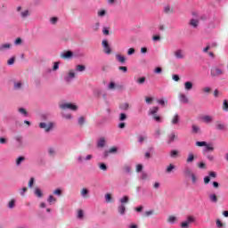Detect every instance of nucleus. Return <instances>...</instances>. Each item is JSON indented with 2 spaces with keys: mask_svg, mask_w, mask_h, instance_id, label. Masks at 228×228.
Instances as JSON below:
<instances>
[{
  "mask_svg": "<svg viewBox=\"0 0 228 228\" xmlns=\"http://www.w3.org/2000/svg\"><path fill=\"white\" fill-rule=\"evenodd\" d=\"M39 127H40V129H44L45 131V133H49L50 131H53V129L54 128V123L41 122V123H39Z\"/></svg>",
  "mask_w": 228,
  "mask_h": 228,
  "instance_id": "nucleus-1",
  "label": "nucleus"
},
{
  "mask_svg": "<svg viewBox=\"0 0 228 228\" xmlns=\"http://www.w3.org/2000/svg\"><path fill=\"white\" fill-rule=\"evenodd\" d=\"M224 69L218 67H214L210 69V76H212V77H218L220 76H224Z\"/></svg>",
  "mask_w": 228,
  "mask_h": 228,
  "instance_id": "nucleus-2",
  "label": "nucleus"
},
{
  "mask_svg": "<svg viewBox=\"0 0 228 228\" xmlns=\"http://www.w3.org/2000/svg\"><path fill=\"white\" fill-rule=\"evenodd\" d=\"M61 110H71V111H77V105L70 102L63 103L60 105Z\"/></svg>",
  "mask_w": 228,
  "mask_h": 228,
  "instance_id": "nucleus-3",
  "label": "nucleus"
},
{
  "mask_svg": "<svg viewBox=\"0 0 228 228\" xmlns=\"http://www.w3.org/2000/svg\"><path fill=\"white\" fill-rule=\"evenodd\" d=\"M76 77V71L74 69H69L67 76L64 77L65 81L67 83H70L71 79H74Z\"/></svg>",
  "mask_w": 228,
  "mask_h": 228,
  "instance_id": "nucleus-4",
  "label": "nucleus"
},
{
  "mask_svg": "<svg viewBox=\"0 0 228 228\" xmlns=\"http://www.w3.org/2000/svg\"><path fill=\"white\" fill-rule=\"evenodd\" d=\"M103 45V51L106 54H111V48L110 47V44H108L107 40H103L102 42Z\"/></svg>",
  "mask_w": 228,
  "mask_h": 228,
  "instance_id": "nucleus-5",
  "label": "nucleus"
},
{
  "mask_svg": "<svg viewBox=\"0 0 228 228\" xmlns=\"http://www.w3.org/2000/svg\"><path fill=\"white\" fill-rule=\"evenodd\" d=\"M174 54L177 60H183L184 58V51L178 49L174 52Z\"/></svg>",
  "mask_w": 228,
  "mask_h": 228,
  "instance_id": "nucleus-6",
  "label": "nucleus"
},
{
  "mask_svg": "<svg viewBox=\"0 0 228 228\" xmlns=\"http://www.w3.org/2000/svg\"><path fill=\"white\" fill-rule=\"evenodd\" d=\"M215 127L217 131H225V125L222 121H216Z\"/></svg>",
  "mask_w": 228,
  "mask_h": 228,
  "instance_id": "nucleus-7",
  "label": "nucleus"
},
{
  "mask_svg": "<svg viewBox=\"0 0 228 228\" xmlns=\"http://www.w3.org/2000/svg\"><path fill=\"white\" fill-rule=\"evenodd\" d=\"M213 151H215L213 144L207 143V145H205V149L203 150V154H206V152H213Z\"/></svg>",
  "mask_w": 228,
  "mask_h": 228,
  "instance_id": "nucleus-8",
  "label": "nucleus"
},
{
  "mask_svg": "<svg viewBox=\"0 0 228 228\" xmlns=\"http://www.w3.org/2000/svg\"><path fill=\"white\" fill-rule=\"evenodd\" d=\"M8 49H12V44L5 43V44H2L0 45V53H4V51H6Z\"/></svg>",
  "mask_w": 228,
  "mask_h": 228,
  "instance_id": "nucleus-9",
  "label": "nucleus"
},
{
  "mask_svg": "<svg viewBox=\"0 0 228 228\" xmlns=\"http://www.w3.org/2000/svg\"><path fill=\"white\" fill-rule=\"evenodd\" d=\"M184 86V90H186V92H190V90H193V83L191 81H187L183 84Z\"/></svg>",
  "mask_w": 228,
  "mask_h": 228,
  "instance_id": "nucleus-10",
  "label": "nucleus"
},
{
  "mask_svg": "<svg viewBox=\"0 0 228 228\" xmlns=\"http://www.w3.org/2000/svg\"><path fill=\"white\" fill-rule=\"evenodd\" d=\"M104 145H106V139H104V137H101V138L98 140L97 147H98L99 149H102V147H104Z\"/></svg>",
  "mask_w": 228,
  "mask_h": 228,
  "instance_id": "nucleus-11",
  "label": "nucleus"
},
{
  "mask_svg": "<svg viewBox=\"0 0 228 228\" xmlns=\"http://www.w3.org/2000/svg\"><path fill=\"white\" fill-rule=\"evenodd\" d=\"M199 22L200 20L197 19H191L189 22L190 26H191L192 28H199Z\"/></svg>",
  "mask_w": 228,
  "mask_h": 228,
  "instance_id": "nucleus-12",
  "label": "nucleus"
},
{
  "mask_svg": "<svg viewBox=\"0 0 228 228\" xmlns=\"http://www.w3.org/2000/svg\"><path fill=\"white\" fill-rule=\"evenodd\" d=\"M116 60L119 63H126V57L122 54H119V53L116 54Z\"/></svg>",
  "mask_w": 228,
  "mask_h": 228,
  "instance_id": "nucleus-13",
  "label": "nucleus"
},
{
  "mask_svg": "<svg viewBox=\"0 0 228 228\" xmlns=\"http://www.w3.org/2000/svg\"><path fill=\"white\" fill-rule=\"evenodd\" d=\"M72 52L67 51L61 54V58H63L64 60H68V58H72Z\"/></svg>",
  "mask_w": 228,
  "mask_h": 228,
  "instance_id": "nucleus-14",
  "label": "nucleus"
},
{
  "mask_svg": "<svg viewBox=\"0 0 228 228\" xmlns=\"http://www.w3.org/2000/svg\"><path fill=\"white\" fill-rule=\"evenodd\" d=\"M179 99H180L181 102H184L185 104H188V102H190L188 100V97H186L184 94H179Z\"/></svg>",
  "mask_w": 228,
  "mask_h": 228,
  "instance_id": "nucleus-15",
  "label": "nucleus"
},
{
  "mask_svg": "<svg viewBox=\"0 0 228 228\" xmlns=\"http://www.w3.org/2000/svg\"><path fill=\"white\" fill-rule=\"evenodd\" d=\"M164 12L167 14L174 13V7H170V5H166L164 7Z\"/></svg>",
  "mask_w": 228,
  "mask_h": 228,
  "instance_id": "nucleus-16",
  "label": "nucleus"
},
{
  "mask_svg": "<svg viewBox=\"0 0 228 228\" xmlns=\"http://www.w3.org/2000/svg\"><path fill=\"white\" fill-rule=\"evenodd\" d=\"M77 72H85L86 70V67L85 65L78 64L76 66Z\"/></svg>",
  "mask_w": 228,
  "mask_h": 228,
  "instance_id": "nucleus-17",
  "label": "nucleus"
},
{
  "mask_svg": "<svg viewBox=\"0 0 228 228\" xmlns=\"http://www.w3.org/2000/svg\"><path fill=\"white\" fill-rule=\"evenodd\" d=\"M177 139V135H175V134L172 133L168 135V141L167 143H172V142H174L175 140Z\"/></svg>",
  "mask_w": 228,
  "mask_h": 228,
  "instance_id": "nucleus-18",
  "label": "nucleus"
},
{
  "mask_svg": "<svg viewBox=\"0 0 228 228\" xmlns=\"http://www.w3.org/2000/svg\"><path fill=\"white\" fill-rule=\"evenodd\" d=\"M158 111H159V107H153V108L150 109L149 115H152V117H154V115H157L156 113Z\"/></svg>",
  "mask_w": 228,
  "mask_h": 228,
  "instance_id": "nucleus-19",
  "label": "nucleus"
},
{
  "mask_svg": "<svg viewBox=\"0 0 228 228\" xmlns=\"http://www.w3.org/2000/svg\"><path fill=\"white\" fill-rule=\"evenodd\" d=\"M194 160H195V155H193V153H189L186 159V163H193Z\"/></svg>",
  "mask_w": 228,
  "mask_h": 228,
  "instance_id": "nucleus-20",
  "label": "nucleus"
},
{
  "mask_svg": "<svg viewBox=\"0 0 228 228\" xmlns=\"http://www.w3.org/2000/svg\"><path fill=\"white\" fill-rule=\"evenodd\" d=\"M171 124H173L174 126L179 124V115L178 114H175L172 120H171Z\"/></svg>",
  "mask_w": 228,
  "mask_h": 228,
  "instance_id": "nucleus-21",
  "label": "nucleus"
},
{
  "mask_svg": "<svg viewBox=\"0 0 228 228\" xmlns=\"http://www.w3.org/2000/svg\"><path fill=\"white\" fill-rule=\"evenodd\" d=\"M118 213L120 215H126V206L124 204H121L118 208Z\"/></svg>",
  "mask_w": 228,
  "mask_h": 228,
  "instance_id": "nucleus-22",
  "label": "nucleus"
},
{
  "mask_svg": "<svg viewBox=\"0 0 228 228\" xmlns=\"http://www.w3.org/2000/svg\"><path fill=\"white\" fill-rule=\"evenodd\" d=\"M167 222L168 224H175V222H177V217H175V216H169L167 218Z\"/></svg>",
  "mask_w": 228,
  "mask_h": 228,
  "instance_id": "nucleus-23",
  "label": "nucleus"
},
{
  "mask_svg": "<svg viewBox=\"0 0 228 228\" xmlns=\"http://www.w3.org/2000/svg\"><path fill=\"white\" fill-rule=\"evenodd\" d=\"M105 200L108 204H110V202H113V197H111L110 193L105 194Z\"/></svg>",
  "mask_w": 228,
  "mask_h": 228,
  "instance_id": "nucleus-24",
  "label": "nucleus"
},
{
  "mask_svg": "<svg viewBox=\"0 0 228 228\" xmlns=\"http://www.w3.org/2000/svg\"><path fill=\"white\" fill-rule=\"evenodd\" d=\"M209 200L210 202H218V197H216V194H210Z\"/></svg>",
  "mask_w": 228,
  "mask_h": 228,
  "instance_id": "nucleus-25",
  "label": "nucleus"
},
{
  "mask_svg": "<svg viewBox=\"0 0 228 228\" xmlns=\"http://www.w3.org/2000/svg\"><path fill=\"white\" fill-rule=\"evenodd\" d=\"M202 118L206 122V124H209L213 120V117L211 116H204Z\"/></svg>",
  "mask_w": 228,
  "mask_h": 228,
  "instance_id": "nucleus-26",
  "label": "nucleus"
},
{
  "mask_svg": "<svg viewBox=\"0 0 228 228\" xmlns=\"http://www.w3.org/2000/svg\"><path fill=\"white\" fill-rule=\"evenodd\" d=\"M192 133L194 134L200 133V128L196 125H192Z\"/></svg>",
  "mask_w": 228,
  "mask_h": 228,
  "instance_id": "nucleus-27",
  "label": "nucleus"
},
{
  "mask_svg": "<svg viewBox=\"0 0 228 228\" xmlns=\"http://www.w3.org/2000/svg\"><path fill=\"white\" fill-rule=\"evenodd\" d=\"M179 156V151L177 150H172L170 152L171 158H177Z\"/></svg>",
  "mask_w": 228,
  "mask_h": 228,
  "instance_id": "nucleus-28",
  "label": "nucleus"
},
{
  "mask_svg": "<svg viewBox=\"0 0 228 228\" xmlns=\"http://www.w3.org/2000/svg\"><path fill=\"white\" fill-rule=\"evenodd\" d=\"M119 108H120V110H129V103H127V102L121 103L119 105Z\"/></svg>",
  "mask_w": 228,
  "mask_h": 228,
  "instance_id": "nucleus-29",
  "label": "nucleus"
},
{
  "mask_svg": "<svg viewBox=\"0 0 228 228\" xmlns=\"http://www.w3.org/2000/svg\"><path fill=\"white\" fill-rule=\"evenodd\" d=\"M158 104H160V106H165V104H168V101L167 99H159L157 101Z\"/></svg>",
  "mask_w": 228,
  "mask_h": 228,
  "instance_id": "nucleus-30",
  "label": "nucleus"
},
{
  "mask_svg": "<svg viewBox=\"0 0 228 228\" xmlns=\"http://www.w3.org/2000/svg\"><path fill=\"white\" fill-rule=\"evenodd\" d=\"M80 193H81L82 197L86 198V195H88V193H89L88 189L83 188L80 191Z\"/></svg>",
  "mask_w": 228,
  "mask_h": 228,
  "instance_id": "nucleus-31",
  "label": "nucleus"
},
{
  "mask_svg": "<svg viewBox=\"0 0 228 228\" xmlns=\"http://www.w3.org/2000/svg\"><path fill=\"white\" fill-rule=\"evenodd\" d=\"M193 222H195V217L189 216L187 217V220L185 221L186 224H188L190 225V224H193Z\"/></svg>",
  "mask_w": 228,
  "mask_h": 228,
  "instance_id": "nucleus-32",
  "label": "nucleus"
},
{
  "mask_svg": "<svg viewBox=\"0 0 228 228\" xmlns=\"http://www.w3.org/2000/svg\"><path fill=\"white\" fill-rule=\"evenodd\" d=\"M193 222H195V217L189 216L187 217V220L185 221L186 224H188L190 225V224H193Z\"/></svg>",
  "mask_w": 228,
  "mask_h": 228,
  "instance_id": "nucleus-33",
  "label": "nucleus"
},
{
  "mask_svg": "<svg viewBox=\"0 0 228 228\" xmlns=\"http://www.w3.org/2000/svg\"><path fill=\"white\" fill-rule=\"evenodd\" d=\"M174 168H175V166H174L173 164H169V166L166 169L167 174H170V172H172Z\"/></svg>",
  "mask_w": 228,
  "mask_h": 228,
  "instance_id": "nucleus-34",
  "label": "nucleus"
},
{
  "mask_svg": "<svg viewBox=\"0 0 228 228\" xmlns=\"http://www.w3.org/2000/svg\"><path fill=\"white\" fill-rule=\"evenodd\" d=\"M192 174L193 172H191L190 168H186L184 170V175H186L187 177H191Z\"/></svg>",
  "mask_w": 228,
  "mask_h": 228,
  "instance_id": "nucleus-35",
  "label": "nucleus"
},
{
  "mask_svg": "<svg viewBox=\"0 0 228 228\" xmlns=\"http://www.w3.org/2000/svg\"><path fill=\"white\" fill-rule=\"evenodd\" d=\"M8 208L10 209H13V208H15V200H11L8 203Z\"/></svg>",
  "mask_w": 228,
  "mask_h": 228,
  "instance_id": "nucleus-36",
  "label": "nucleus"
},
{
  "mask_svg": "<svg viewBox=\"0 0 228 228\" xmlns=\"http://www.w3.org/2000/svg\"><path fill=\"white\" fill-rule=\"evenodd\" d=\"M35 195H37V197H42V191L40 190V188H36L35 189Z\"/></svg>",
  "mask_w": 228,
  "mask_h": 228,
  "instance_id": "nucleus-37",
  "label": "nucleus"
},
{
  "mask_svg": "<svg viewBox=\"0 0 228 228\" xmlns=\"http://www.w3.org/2000/svg\"><path fill=\"white\" fill-rule=\"evenodd\" d=\"M26 159V158L24 157H19L17 159H16V165L17 167H19V165H20V163H22V161H24Z\"/></svg>",
  "mask_w": 228,
  "mask_h": 228,
  "instance_id": "nucleus-38",
  "label": "nucleus"
},
{
  "mask_svg": "<svg viewBox=\"0 0 228 228\" xmlns=\"http://www.w3.org/2000/svg\"><path fill=\"white\" fill-rule=\"evenodd\" d=\"M48 154L49 156L54 157V155L56 154V151H54V148H49Z\"/></svg>",
  "mask_w": 228,
  "mask_h": 228,
  "instance_id": "nucleus-39",
  "label": "nucleus"
},
{
  "mask_svg": "<svg viewBox=\"0 0 228 228\" xmlns=\"http://www.w3.org/2000/svg\"><path fill=\"white\" fill-rule=\"evenodd\" d=\"M223 110L224 111H228V101L227 100H224V102H223Z\"/></svg>",
  "mask_w": 228,
  "mask_h": 228,
  "instance_id": "nucleus-40",
  "label": "nucleus"
},
{
  "mask_svg": "<svg viewBox=\"0 0 228 228\" xmlns=\"http://www.w3.org/2000/svg\"><path fill=\"white\" fill-rule=\"evenodd\" d=\"M20 15H21V17H23V19H26V17H28L29 15V11L25 10V11L20 12Z\"/></svg>",
  "mask_w": 228,
  "mask_h": 228,
  "instance_id": "nucleus-41",
  "label": "nucleus"
},
{
  "mask_svg": "<svg viewBox=\"0 0 228 228\" xmlns=\"http://www.w3.org/2000/svg\"><path fill=\"white\" fill-rule=\"evenodd\" d=\"M207 142H196V145H197V147H206V145H207Z\"/></svg>",
  "mask_w": 228,
  "mask_h": 228,
  "instance_id": "nucleus-42",
  "label": "nucleus"
},
{
  "mask_svg": "<svg viewBox=\"0 0 228 228\" xmlns=\"http://www.w3.org/2000/svg\"><path fill=\"white\" fill-rule=\"evenodd\" d=\"M85 216V214L83 212V210H78L77 211V218H79L80 220H83V217Z\"/></svg>",
  "mask_w": 228,
  "mask_h": 228,
  "instance_id": "nucleus-43",
  "label": "nucleus"
},
{
  "mask_svg": "<svg viewBox=\"0 0 228 228\" xmlns=\"http://www.w3.org/2000/svg\"><path fill=\"white\" fill-rule=\"evenodd\" d=\"M121 204H127L129 202V198L127 196H125L120 200Z\"/></svg>",
  "mask_w": 228,
  "mask_h": 228,
  "instance_id": "nucleus-44",
  "label": "nucleus"
},
{
  "mask_svg": "<svg viewBox=\"0 0 228 228\" xmlns=\"http://www.w3.org/2000/svg\"><path fill=\"white\" fill-rule=\"evenodd\" d=\"M134 53H136V50H134V48H129L127 50L128 56H133V54H134Z\"/></svg>",
  "mask_w": 228,
  "mask_h": 228,
  "instance_id": "nucleus-45",
  "label": "nucleus"
},
{
  "mask_svg": "<svg viewBox=\"0 0 228 228\" xmlns=\"http://www.w3.org/2000/svg\"><path fill=\"white\" fill-rule=\"evenodd\" d=\"M145 140H147V137L143 136V135H139L138 136V142L139 143H143V142H145Z\"/></svg>",
  "mask_w": 228,
  "mask_h": 228,
  "instance_id": "nucleus-46",
  "label": "nucleus"
},
{
  "mask_svg": "<svg viewBox=\"0 0 228 228\" xmlns=\"http://www.w3.org/2000/svg\"><path fill=\"white\" fill-rule=\"evenodd\" d=\"M127 118V115H126V113H121L119 115V120L122 122L124 120H126Z\"/></svg>",
  "mask_w": 228,
  "mask_h": 228,
  "instance_id": "nucleus-47",
  "label": "nucleus"
},
{
  "mask_svg": "<svg viewBox=\"0 0 228 228\" xmlns=\"http://www.w3.org/2000/svg\"><path fill=\"white\" fill-rule=\"evenodd\" d=\"M152 101H154V98H152V97L145 98L146 104H152Z\"/></svg>",
  "mask_w": 228,
  "mask_h": 228,
  "instance_id": "nucleus-48",
  "label": "nucleus"
},
{
  "mask_svg": "<svg viewBox=\"0 0 228 228\" xmlns=\"http://www.w3.org/2000/svg\"><path fill=\"white\" fill-rule=\"evenodd\" d=\"M19 112L21 113V115H24L25 117L26 115H28V111L24 108H20Z\"/></svg>",
  "mask_w": 228,
  "mask_h": 228,
  "instance_id": "nucleus-49",
  "label": "nucleus"
},
{
  "mask_svg": "<svg viewBox=\"0 0 228 228\" xmlns=\"http://www.w3.org/2000/svg\"><path fill=\"white\" fill-rule=\"evenodd\" d=\"M216 226L218 228H222V227H224V224L222 223V221H220V219H217L216 220Z\"/></svg>",
  "mask_w": 228,
  "mask_h": 228,
  "instance_id": "nucleus-50",
  "label": "nucleus"
},
{
  "mask_svg": "<svg viewBox=\"0 0 228 228\" xmlns=\"http://www.w3.org/2000/svg\"><path fill=\"white\" fill-rule=\"evenodd\" d=\"M15 63V57H12L7 61V65H13Z\"/></svg>",
  "mask_w": 228,
  "mask_h": 228,
  "instance_id": "nucleus-51",
  "label": "nucleus"
},
{
  "mask_svg": "<svg viewBox=\"0 0 228 228\" xmlns=\"http://www.w3.org/2000/svg\"><path fill=\"white\" fill-rule=\"evenodd\" d=\"M78 124H79V126H84V124H85V118L84 117H80L78 118Z\"/></svg>",
  "mask_w": 228,
  "mask_h": 228,
  "instance_id": "nucleus-52",
  "label": "nucleus"
},
{
  "mask_svg": "<svg viewBox=\"0 0 228 228\" xmlns=\"http://www.w3.org/2000/svg\"><path fill=\"white\" fill-rule=\"evenodd\" d=\"M153 118H154V120H155L156 122H162L161 117L157 116V114H155V115L153 116Z\"/></svg>",
  "mask_w": 228,
  "mask_h": 228,
  "instance_id": "nucleus-53",
  "label": "nucleus"
},
{
  "mask_svg": "<svg viewBox=\"0 0 228 228\" xmlns=\"http://www.w3.org/2000/svg\"><path fill=\"white\" fill-rule=\"evenodd\" d=\"M118 70H121L122 72H127V67L126 66H119Z\"/></svg>",
  "mask_w": 228,
  "mask_h": 228,
  "instance_id": "nucleus-54",
  "label": "nucleus"
},
{
  "mask_svg": "<svg viewBox=\"0 0 228 228\" xmlns=\"http://www.w3.org/2000/svg\"><path fill=\"white\" fill-rule=\"evenodd\" d=\"M104 15H106V11L105 10H102L98 12V16L99 17H104Z\"/></svg>",
  "mask_w": 228,
  "mask_h": 228,
  "instance_id": "nucleus-55",
  "label": "nucleus"
},
{
  "mask_svg": "<svg viewBox=\"0 0 228 228\" xmlns=\"http://www.w3.org/2000/svg\"><path fill=\"white\" fill-rule=\"evenodd\" d=\"M199 168L206 169V163L200 162L198 164Z\"/></svg>",
  "mask_w": 228,
  "mask_h": 228,
  "instance_id": "nucleus-56",
  "label": "nucleus"
},
{
  "mask_svg": "<svg viewBox=\"0 0 228 228\" xmlns=\"http://www.w3.org/2000/svg\"><path fill=\"white\" fill-rule=\"evenodd\" d=\"M151 215H154V210H148L145 212V216H151Z\"/></svg>",
  "mask_w": 228,
  "mask_h": 228,
  "instance_id": "nucleus-57",
  "label": "nucleus"
},
{
  "mask_svg": "<svg viewBox=\"0 0 228 228\" xmlns=\"http://www.w3.org/2000/svg\"><path fill=\"white\" fill-rule=\"evenodd\" d=\"M191 177L192 183L195 184L197 183V176L195 175V174H192Z\"/></svg>",
  "mask_w": 228,
  "mask_h": 228,
  "instance_id": "nucleus-58",
  "label": "nucleus"
},
{
  "mask_svg": "<svg viewBox=\"0 0 228 228\" xmlns=\"http://www.w3.org/2000/svg\"><path fill=\"white\" fill-rule=\"evenodd\" d=\"M48 202H56V199L54 198V196L50 195L48 198Z\"/></svg>",
  "mask_w": 228,
  "mask_h": 228,
  "instance_id": "nucleus-59",
  "label": "nucleus"
},
{
  "mask_svg": "<svg viewBox=\"0 0 228 228\" xmlns=\"http://www.w3.org/2000/svg\"><path fill=\"white\" fill-rule=\"evenodd\" d=\"M161 186V183H159V182H156L154 184H153V188L154 190H159V188Z\"/></svg>",
  "mask_w": 228,
  "mask_h": 228,
  "instance_id": "nucleus-60",
  "label": "nucleus"
},
{
  "mask_svg": "<svg viewBox=\"0 0 228 228\" xmlns=\"http://www.w3.org/2000/svg\"><path fill=\"white\" fill-rule=\"evenodd\" d=\"M181 227L182 228H188V227H190V224L184 221L181 224Z\"/></svg>",
  "mask_w": 228,
  "mask_h": 228,
  "instance_id": "nucleus-61",
  "label": "nucleus"
},
{
  "mask_svg": "<svg viewBox=\"0 0 228 228\" xmlns=\"http://www.w3.org/2000/svg\"><path fill=\"white\" fill-rule=\"evenodd\" d=\"M117 151H118L117 147H112L110 149L109 152H110V154H113V153L117 152Z\"/></svg>",
  "mask_w": 228,
  "mask_h": 228,
  "instance_id": "nucleus-62",
  "label": "nucleus"
},
{
  "mask_svg": "<svg viewBox=\"0 0 228 228\" xmlns=\"http://www.w3.org/2000/svg\"><path fill=\"white\" fill-rule=\"evenodd\" d=\"M53 194L54 195H61V189H56L54 191H53Z\"/></svg>",
  "mask_w": 228,
  "mask_h": 228,
  "instance_id": "nucleus-63",
  "label": "nucleus"
},
{
  "mask_svg": "<svg viewBox=\"0 0 228 228\" xmlns=\"http://www.w3.org/2000/svg\"><path fill=\"white\" fill-rule=\"evenodd\" d=\"M173 79L174 81H180L181 80V77H179V75H173Z\"/></svg>",
  "mask_w": 228,
  "mask_h": 228,
  "instance_id": "nucleus-64",
  "label": "nucleus"
}]
</instances>
